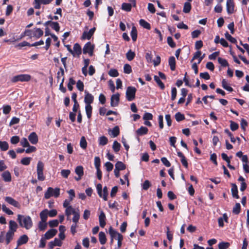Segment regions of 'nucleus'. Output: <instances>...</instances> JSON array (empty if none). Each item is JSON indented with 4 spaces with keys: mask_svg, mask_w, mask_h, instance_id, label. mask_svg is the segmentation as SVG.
Instances as JSON below:
<instances>
[{
    "mask_svg": "<svg viewBox=\"0 0 249 249\" xmlns=\"http://www.w3.org/2000/svg\"><path fill=\"white\" fill-rule=\"evenodd\" d=\"M17 221L21 228L26 230L30 229L33 226V222L31 217L29 215L18 214Z\"/></svg>",
    "mask_w": 249,
    "mask_h": 249,
    "instance_id": "obj_1",
    "label": "nucleus"
},
{
    "mask_svg": "<svg viewBox=\"0 0 249 249\" xmlns=\"http://www.w3.org/2000/svg\"><path fill=\"white\" fill-rule=\"evenodd\" d=\"M60 195V189L59 188H55L54 189L52 187H48L46 192L44 194V198L45 199H49L52 196L55 198L58 197Z\"/></svg>",
    "mask_w": 249,
    "mask_h": 249,
    "instance_id": "obj_2",
    "label": "nucleus"
},
{
    "mask_svg": "<svg viewBox=\"0 0 249 249\" xmlns=\"http://www.w3.org/2000/svg\"><path fill=\"white\" fill-rule=\"evenodd\" d=\"M31 76L28 74H21L15 75L11 79V82L16 83L18 82H28L31 79Z\"/></svg>",
    "mask_w": 249,
    "mask_h": 249,
    "instance_id": "obj_3",
    "label": "nucleus"
},
{
    "mask_svg": "<svg viewBox=\"0 0 249 249\" xmlns=\"http://www.w3.org/2000/svg\"><path fill=\"white\" fill-rule=\"evenodd\" d=\"M136 89L132 86L127 87L126 91V98L128 101H132L135 97Z\"/></svg>",
    "mask_w": 249,
    "mask_h": 249,
    "instance_id": "obj_4",
    "label": "nucleus"
},
{
    "mask_svg": "<svg viewBox=\"0 0 249 249\" xmlns=\"http://www.w3.org/2000/svg\"><path fill=\"white\" fill-rule=\"evenodd\" d=\"M94 49V45L91 44L90 42H88L86 43L83 49V53H88L90 56H91L93 54V50Z\"/></svg>",
    "mask_w": 249,
    "mask_h": 249,
    "instance_id": "obj_5",
    "label": "nucleus"
},
{
    "mask_svg": "<svg viewBox=\"0 0 249 249\" xmlns=\"http://www.w3.org/2000/svg\"><path fill=\"white\" fill-rule=\"evenodd\" d=\"M95 30L96 28L93 27L90 29L89 31H84L82 34L81 39L82 40H89L91 36L93 35Z\"/></svg>",
    "mask_w": 249,
    "mask_h": 249,
    "instance_id": "obj_6",
    "label": "nucleus"
},
{
    "mask_svg": "<svg viewBox=\"0 0 249 249\" xmlns=\"http://www.w3.org/2000/svg\"><path fill=\"white\" fill-rule=\"evenodd\" d=\"M226 10L229 15L232 14L234 12V3L233 0H227Z\"/></svg>",
    "mask_w": 249,
    "mask_h": 249,
    "instance_id": "obj_7",
    "label": "nucleus"
},
{
    "mask_svg": "<svg viewBox=\"0 0 249 249\" xmlns=\"http://www.w3.org/2000/svg\"><path fill=\"white\" fill-rule=\"evenodd\" d=\"M75 173L78 176L74 178L76 181L80 180L84 175V168L81 165L77 166L75 169Z\"/></svg>",
    "mask_w": 249,
    "mask_h": 249,
    "instance_id": "obj_8",
    "label": "nucleus"
},
{
    "mask_svg": "<svg viewBox=\"0 0 249 249\" xmlns=\"http://www.w3.org/2000/svg\"><path fill=\"white\" fill-rule=\"evenodd\" d=\"M84 102L86 105H91L93 102L94 97L87 90L85 91Z\"/></svg>",
    "mask_w": 249,
    "mask_h": 249,
    "instance_id": "obj_9",
    "label": "nucleus"
},
{
    "mask_svg": "<svg viewBox=\"0 0 249 249\" xmlns=\"http://www.w3.org/2000/svg\"><path fill=\"white\" fill-rule=\"evenodd\" d=\"M120 100V94L118 93L113 94L111 97L110 105L112 107L118 106Z\"/></svg>",
    "mask_w": 249,
    "mask_h": 249,
    "instance_id": "obj_10",
    "label": "nucleus"
},
{
    "mask_svg": "<svg viewBox=\"0 0 249 249\" xmlns=\"http://www.w3.org/2000/svg\"><path fill=\"white\" fill-rule=\"evenodd\" d=\"M5 200L9 204L17 208H19L20 207V205L19 202L10 196H6L5 198Z\"/></svg>",
    "mask_w": 249,
    "mask_h": 249,
    "instance_id": "obj_11",
    "label": "nucleus"
},
{
    "mask_svg": "<svg viewBox=\"0 0 249 249\" xmlns=\"http://www.w3.org/2000/svg\"><path fill=\"white\" fill-rule=\"evenodd\" d=\"M57 232V231L54 229H51L48 230L44 234V237L47 240L50 239L54 236Z\"/></svg>",
    "mask_w": 249,
    "mask_h": 249,
    "instance_id": "obj_12",
    "label": "nucleus"
},
{
    "mask_svg": "<svg viewBox=\"0 0 249 249\" xmlns=\"http://www.w3.org/2000/svg\"><path fill=\"white\" fill-rule=\"evenodd\" d=\"M18 228V225L16 221L10 220L9 221V230L8 231L15 233L17 231Z\"/></svg>",
    "mask_w": 249,
    "mask_h": 249,
    "instance_id": "obj_13",
    "label": "nucleus"
},
{
    "mask_svg": "<svg viewBox=\"0 0 249 249\" xmlns=\"http://www.w3.org/2000/svg\"><path fill=\"white\" fill-rule=\"evenodd\" d=\"M28 139L33 144H36L38 141V136L35 132H33L30 134L28 136Z\"/></svg>",
    "mask_w": 249,
    "mask_h": 249,
    "instance_id": "obj_14",
    "label": "nucleus"
},
{
    "mask_svg": "<svg viewBox=\"0 0 249 249\" xmlns=\"http://www.w3.org/2000/svg\"><path fill=\"white\" fill-rule=\"evenodd\" d=\"M29 240L28 236L26 234H23L19 237L17 241V246H19L23 244H26Z\"/></svg>",
    "mask_w": 249,
    "mask_h": 249,
    "instance_id": "obj_15",
    "label": "nucleus"
},
{
    "mask_svg": "<svg viewBox=\"0 0 249 249\" xmlns=\"http://www.w3.org/2000/svg\"><path fill=\"white\" fill-rule=\"evenodd\" d=\"M106 215L104 212L102 211L99 216V224L102 228H104L106 224Z\"/></svg>",
    "mask_w": 249,
    "mask_h": 249,
    "instance_id": "obj_16",
    "label": "nucleus"
},
{
    "mask_svg": "<svg viewBox=\"0 0 249 249\" xmlns=\"http://www.w3.org/2000/svg\"><path fill=\"white\" fill-rule=\"evenodd\" d=\"M232 188L231 189V194L233 197L238 199L239 196L238 195V188L237 185L234 183L231 184Z\"/></svg>",
    "mask_w": 249,
    "mask_h": 249,
    "instance_id": "obj_17",
    "label": "nucleus"
},
{
    "mask_svg": "<svg viewBox=\"0 0 249 249\" xmlns=\"http://www.w3.org/2000/svg\"><path fill=\"white\" fill-rule=\"evenodd\" d=\"M108 132L112 137L115 138L119 135L120 129L118 126H115L112 130L109 129Z\"/></svg>",
    "mask_w": 249,
    "mask_h": 249,
    "instance_id": "obj_18",
    "label": "nucleus"
},
{
    "mask_svg": "<svg viewBox=\"0 0 249 249\" xmlns=\"http://www.w3.org/2000/svg\"><path fill=\"white\" fill-rule=\"evenodd\" d=\"M15 235V233L7 231V232L5 234V242L6 245H8L11 241L13 240Z\"/></svg>",
    "mask_w": 249,
    "mask_h": 249,
    "instance_id": "obj_19",
    "label": "nucleus"
},
{
    "mask_svg": "<svg viewBox=\"0 0 249 249\" xmlns=\"http://www.w3.org/2000/svg\"><path fill=\"white\" fill-rule=\"evenodd\" d=\"M43 35V31L40 28H35L33 29V37L39 38Z\"/></svg>",
    "mask_w": 249,
    "mask_h": 249,
    "instance_id": "obj_20",
    "label": "nucleus"
},
{
    "mask_svg": "<svg viewBox=\"0 0 249 249\" xmlns=\"http://www.w3.org/2000/svg\"><path fill=\"white\" fill-rule=\"evenodd\" d=\"M177 155L181 158V162L182 165L186 168H188V162L185 158L184 155L182 154V152L178 151L177 152Z\"/></svg>",
    "mask_w": 249,
    "mask_h": 249,
    "instance_id": "obj_21",
    "label": "nucleus"
},
{
    "mask_svg": "<svg viewBox=\"0 0 249 249\" xmlns=\"http://www.w3.org/2000/svg\"><path fill=\"white\" fill-rule=\"evenodd\" d=\"M1 176L5 182H10L11 181V175L8 171L3 172Z\"/></svg>",
    "mask_w": 249,
    "mask_h": 249,
    "instance_id": "obj_22",
    "label": "nucleus"
},
{
    "mask_svg": "<svg viewBox=\"0 0 249 249\" xmlns=\"http://www.w3.org/2000/svg\"><path fill=\"white\" fill-rule=\"evenodd\" d=\"M39 216L41 221L46 222L48 216V210L47 209L43 210L40 213Z\"/></svg>",
    "mask_w": 249,
    "mask_h": 249,
    "instance_id": "obj_23",
    "label": "nucleus"
},
{
    "mask_svg": "<svg viewBox=\"0 0 249 249\" xmlns=\"http://www.w3.org/2000/svg\"><path fill=\"white\" fill-rule=\"evenodd\" d=\"M148 129L145 126H142L136 131V133L138 136H142L146 134L148 132Z\"/></svg>",
    "mask_w": 249,
    "mask_h": 249,
    "instance_id": "obj_24",
    "label": "nucleus"
},
{
    "mask_svg": "<svg viewBox=\"0 0 249 249\" xmlns=\"http://www.w3.org/2000/svg\"><path fill=\"white\" fill-rule=\"evenodd\" d=\"M222 86L223 89L228 91L231 92L233 91L232 88L229 85L228 81L225 79H223L222 81Z\"/></svg>",
    "mask_w": 249,
    "mask_h": 249,
    "instance_id": "obj_25",
    "label": "nucleus"
},
{
    "mask_svg": "<svg viewBox=\"0 0 249 249\" xmlns=\"http://www.w3.org/2000/svg\"><path fill=\"white\" fill-rule=\"evenodd\" d=\"M169 65L172 71L175 70L176 69V59L174 56H170L168 60Z\"/></svg>",
    "mask_w": 249,
    "mask_h": 249,
    "instance_id": "obj_26",
    "label": "nucleus"
},
{
    "mask_svg": "<svg viewBox=\"0 0 249 249\" xmlns=\"http://www.w3.org/2000/svg\"><path fill=\"white\" fill-rule=\"evenodd\" d=\"M109 234L111 237V238H116L118 237V234H121L115 230L113 229L112 227H110L108 230Z\"/></svg>",
    "mask_w": 249,
    "mask_h": 249,
    "instance_id": "obj_27",
    "label": "nucleus"
},
{
    "mask_svg": "<svg viewBox=\"0 0 249 249\" xmlns=\"http://www.w3.org/2000/svg\"><path fill=\"white\" fill-rule=\"evenodd\" d=\"M85 110L88 118L90 119L91 117L92 110V107L91 105H86Z\"/></svg>",
    "mask_w": 249,
    "mask_h": 249,
    "instance_id": "obj_28",
    "label": "nucleus"
},
{
    "mask_svg": "<svg viewBox=\"0 0 249 249\" xmlns=\"http://www.w3.org/2000/svg\"><path fill=\"white\" fill-rule=\"evenodd\" d=\"M139 23L140 25L143 28L147 30H150L151 29V25L150 23L145 21L144 19H141L139 21Z\"/></svg>",
    "mask_w": 249,
    "mask_h": 249,
    "instance_id": "obj_29",
    "label": "nucleus"
},
{
    "mask_svg": "<svg viewBox=\"0 0 249 249\" xmlns=\"http://www.w3.org/2000/svg\"><path fill=\"white\" fill-rule=\"evenodd\" d=\"M130 36L133 41H136L137 38V30L135 26L132 27Z\"/></svg>",
    "mask_w": 249,
    "mask_h": 249,
    "instance_id": "obj_30",
    "label": "nucleus"
},
{
    "mask_svg": "<svg viewBox=\"0 0 249 249\" xmlns=\"http://www.w3.org/2000/svg\"><path fill=\"white\" fill-rule=\"evenodd\" d=\"M133 7L130 3L124 2L122 4L121 9L126 12H130Z\"/></svg>",
    "mask_w": 249,
    "mask_h": 249,
    "instance_id": "obj_31",
    "label": "nucleus"
},
{
    "mask_svg": "<svg viewBox=\"0 0 249 249\" xmlns=\"http://www.w3.org/2000/svg\"><path fill=\"white\" fill-rule=\"evenodd\" d=\"M99 240L100 243L102 245H104L106 243L107 238H106V234L104 232L101 231L99 232Z\"/></svg>",
    "mask_w": 249,
    "mask_h": 249,
    "instance_id": "obj_32",
    "label": "nucleus"
},
{
    "mask_svg": "<svg viewBox=\"0 0 249 249\" xmlns=\"http://www.w3.org/2000/svg\"><path fill=\"white\" fill-rule=\"evenodd\" d=\"M99 144L100 145L104 146L106 145L108 142V139L104 136L100 137L98 139Z\"/></svg>",
    "mask_w": 249,
    "mask_h": 249,
    "instance_id": "obj_33",
    "label": "nucleus"
},
{
    "mask_svg": "<svg viewBox=\"0 0 249 249\" xmlns=\"http://www.w3.org/2000/svg\"><path fill=\"white\" fill-rule=\"evenodd\" d=\"M192 8L191 4L189 2H185L183 8V12L185 13H188Z\"/></svg>",
    "mask_w": 249,
    "mask_h": 249,
    "instance_id": "obj_34",
    "label": "nucleus"
},
{
    "mask_svg": "<svg viewBox=\"0 0 249 249\" xmlns=\"http://www.w3.org/2000/svg\"><path fill=\"white\" fill-rule=\"evenodd\" d=\"M154 80L156 82L158 86L161 89H164L165 86L163 83L160 80V77L158 76L155 75L154 76Z\"/></svg>",
    "mask_w": 249,
    "mask_h": 249,
    "instance_id": "obj_35",
    "label": "nucleus"
},
{
    "mask_svg": "<svg viewBox=\"0 0 249 249\" xmlns=\"http://www.w3.org/2000/svg\"><path fill=\"white\" fill-rule=\"evenodd\" d=\"M115 167V168L117 169L120 171L124 170L126 168L125 164L122 161H118L116 163Z\"/></svg>",
    "mask_w": 249,
    "mask_h": 249,
    "instance_id": "obj_36",
    "label": "nucleus"
},
{
    "mask_svg": "<svg viewBox=\"0 0 249 249\" xmlns=\"http://www.w3.org/2000/svg\"><path fill=\"white\" fill-rule=\"evenodd\" d=\"M9 144L6 141H0V148L1 151H5L8 149Z\"/></svg>",
    "mask_w": 249,
    "mask_h": 249,
    "instance_id": "obj_37",
    "label": "nucleus"
},
{
    "mask_svg": "<svg viewBox=\"0 0 249 249\" xmlns=\"http://www.w3.org/2000/svg\"><path fill=\"white\" fill-rule=\"evenodd\" d=\"M76 212L75 210L72 206H69L66 208L65 214L68 216H70L71 214H73Z\"/></svg>",
    "mask_w": 249,
    "mask_h": 249,
    "instance_id": "obj_38",
    "label": "nucleus"
},
{
    "mask_svg": "<svg viewBox=\"0 0 249 249\" xmlns=\"http://www.w3.org/2000/svg\"><path fill=\"white\" fill-rule=\"evenodd\" d=\"M135 56V53L134 52L129 50L126 53V57L128 61L132 60Z\"/></svg>",
    "mask_w": 249,
    "mask_h": 249,
    "instance_id": "obj_39",
    "label": "nucleus"
},
{
    "mask_svg": "<svg viewBox=\"0 0 249 249\" xmlns=\"http://www.w3.org/2000/svg\"><path fill=\"white\" fill-rule=\"evenodd\" d=\"M50 27L56 32H58L60 30V25L57 22H54L52 21L51 23Z\"/></svg>",
    "mask_w": 249,
    "mask_h": 249,
    "instance_id": "obj_40",
    "label": "nucleus"
},
{
    "mask_svg": "<svg viewBox=\"0 0 249 249\" xmlns=\"http://www.w3.org/2000/svg\"><path fill=\"white\" fill-rule=\"evenodd\" d=\"M73 52L76 53L78 55L81 53V47L78 43L74 44L73 46Z\"/></svg>",
    "mask_w": 249,
    "mask_h": 249,
    "instance_id": "obj_41",
    "label": "nucleus"
},
{
    "mask_svg": "<svg viewBox=\"0 0 249 249\" xmlns=\"http://www.w3.org/2000/svg\"><path fill=\"white\" fill-rule=\"evenodd\" d=\"M241 211V206L239 203H236L232 209V213L238 214Z\"/></svg>",
    "mask_w": 249,
    "mask_h": 249,
    "instance_id": "obj_42",
    "label": "nucleus"
},
{
    "mask_svg": "<svg viewBox=\"0 0 249 249\" xmlns=\"http://www.w3.org/2000/svg\"><path fill=\"white\" fill-rule=\"evenodd\" d=\"M217 61L222 67H225L229 66V63L225 59L219 57H218Z\"/></svg>",
    "mask_w": 249,
    "mask_h": 249,
    "instance_id": "obj_43",
    "label": "nucleus"
},
{
    "mask_svg": "<svg viewBox=\"0 0 249 249\" xmlns=\"http://www.w3.org/2000/svg\"><path fill=\"white\" fill-rule=\"evenodd\" d=\"M73 214V216L72 219V222H73V223L77 224L80 218L79 210L78 209L77 211H76L75 213H74Z\"/></svg>",
    "mask_w": 249,
    "mask_h": 249,
    "instance_id": "obj_44",
    "label": "nucleus"
},
{
    "mask_svg": "<svg viewBox=\"0 0 249 249\" xmlns=\"http://www.w3.org/2000/svg\"><path fill=\"white\" fill-rule=\"evenodd\" d=\"M47 224L46 222L40 221L38 224V228L40 231H44L47 228Z\"/></svg>",
    "mask_w": 249,
    "mask_h": 249,
    "instance_id": "obj_45",
    "label": "nucleus"
},
{
    "mask_svg": "<svg viewBox=\"0 0 249 249\" xmlns=\"http://www.w3.org/2000/svg\"><path fill=\"white\" fill-rule=\"evenodd\" d=\"M225 36L227 40L232 43H236L237 42L236 39L234 37H233L231 35H230L228 32L225 33Z\"/></svg>",
    "mask_w": 249,
    "mask_h": 249,
    "instance_id": "obj_46",
    "label": "nucleus"
},
{
    "mask_svg": "<svg viewBox=\"0 0 249 249\" xmlns=\"http://www.w3.org/2000/svg\"><path fill=\"white\" fill-rule=\"evenodd\" d=\"M75 84V81L72 77H70L69 80V83L68 84V88L70 91H71L73 89V85Z\"/></svg>",
    "mask_w": 249,
    "mask_h": 249,
    "instance_id": "obj_47",
    "label": "nucleus"
},
{
    "mask_svg": "<svg viewBox=\"0 0 249 249\" xmlns=\"http://www.w3.org/2000/svg\"><path fill=\"white\" fill-rule=\"evenodd\" d=\"M230 246L229 242H220L218 244L219 249H227Z\"/></svg>",
    "mask_w": 249,
    "mask_h": 249,
    "instance_id": "obj_48",
    "label": "nucleus"
},
{
    "mask_svg": "<svg viewBox=\"0 0 249 249\" xmlns=\"http://www.w3.org/2000/svg\"><path fill=\"white\" fill-rule=\"evenodd\" d=\"M80 146L83 149H85L87 147V142L84 136L82 137L80 139Z\"/></svg>",
    "mask_w": 249,
    "mask_h": 249,
    "instance_id": "obj_49",
    "label": "nucleus"
},
{
    "mask_svg": "<svg viewBox=\"0 0 249 249\" xmlns=\"http://www.w3.org/2000/svg\"><path fill=\"white\" fill-rule=\"evenodd\" d=\"M121 147V144L120 143H119L117 141H115L113 142V145H112V148L114 152H118L120 151Z\"/></svg>",
    "mask_w": 249,
    "mask_h": 249,
    "instance_id": "obj_50",
    "label": "nucleus"
},
{
    "mask_svg": "<svg viewBox=\"0 0 249 249\" xmlns=\"http://www.w3.org/2000/svg\"><path fill=\"white\" fill-rule=\"evenodd\" d=\"M175 117L177 122H180L185 119L184 115L179 112L176 113Z\"/></svg>",
    "mask_w": 249,
    "mask_h": 249,
    "instance_id": "obj_51",
    "label": "nucleus"
},
{
    "mask_svg": "<svg viewBox=\"0 0 249 249\" xmlns=\"http://www.w3.org/2000/svg\"><path fill=\"white\" fill-rule=\"evenodd\" d=\"M61 175L64 178H67L71 174V171L69 169H63L60 172Z\"/></svg>",
    "mask_w": 249,
    "mask_h": 249,
    "instance_id": "obj_52",
    "label": "nucleus"
},
{
    "mask_svg": "<svg viewBox=\"0 0 249 249\" xmlns=\"http://www.w3.org/2000/svg\"><path fill=\"white\" fill-rule=\"evenodd\" d=\"M132 68L129 64H125L124 66V72L126 74H129L132 72Z\"/></svg>",
    "mask_w": 249,
    "mask_h": 249,
    "instance_id": "obj_53",
    "label": "nucleus"
},
{
    "mask_svg": "<svg viewBox=\"0 0 249 249\" xmlns=\"http://www.w3.org/2000/svg\"><path fill=\"white\" fill-rule=\"evenodd\" d=\"M31 160H32L31 158H29V157L23 158L21 159L20 162L22 164H23L24 165H28L29 164H30Z\"/></svg>",
    "mask_w": 249,
    "mask_h": 249,
    "instance_id": "obj_54",
    "label": "nucleus"
},
{
    "mask_svg": "<svg viewBox=\"0 0 249 249\" xmlns=\"http://www.w3.org/2000/svg\"><path fill=\"white\" fill-rule=\"evenodd\" d=\"M108 74L111 77H116L119 75V72L116 69H111L108 71Z\"/></svg>",
    "mask_w": 249,
    "mask_h": 249,
    "instance_id": "obj_55",
    "label": "nucleus"
},
{
    "mask_svg": "<svg viewBox=\"0 0 249 249\" xmlns=\"http://www.w3.org/2000/svg\"><path fill=\"white\" fill-rule=\"evenodd\" d=\"M151 186V183L148 180H145L144 182L142 184V189L144 190H147Z\"/></svg>",
    "mask_w": 249,
    "mask_h": 249,
    "instance_id": "obj_56",
    "label": "nucleus"
},
{
    "mask_svg": "<svg viewBox=\"0 0 249 249\" xmlns=\"http://www.w3.org/2000/svg\"><path fill=\"white\" fill-rule=\"evenodd\" d=\"M59 224V221L57 219H54L49 221V225L51 228L57 227Z\"/></svg>",
    "mask_w": 249,
    "mask_h": 249,
    "instance_id": "obj_57",
    "label": "nucleus"
},
{
    "mask_svg": "<svg viewBox=\"0 0 249 249\" xmlns=\"http://www.w3.org/2000/svg\"><path fill=\"white\" fill-rule=\"evenodd\" d=\"M224 132L230 137L231 141L232 142L234 143L236 141V139L233 137L232 134L229 131V130L228 129H226L224 130Z\"/></svg>",
    "mask_w": 249,
    "mask_h": 249,
    "instance_id": "obj_58",
    "label": "nucleus"
},
{
    "mask_svg": "<svg viewBox=\"0 0 249 249\" xmlns=\"http://www.w3.org/2000/svg\"><path fill=\"white\" fill-rule=\"evenodd\" d=\"M25 46L31 47V44L26 41H24L22 42L18 43V44L16 45L15 47H18L19 49H21V48L25 47Z\"/></svg>",
    "mask_w": 249,
    "mask_h": 249,
    "instance_id": "obj_59",
    "label": "nucleus"
},
{
    "mask_svg": "<svg viewBox=\"0 0 249 249\" xmlns=\"http://www.w3.org/2000/svg\"><path fill=\"white\" fill-rule=\"evenodd\" d=\"M76 87L79 91H83L84 85L83 82H82L80 80H78L76 83Z\"/></svg>",
    "mask_w": 249,
    "mask_h": 249,
    "instance_id": "obj_60",
    "label": "nucleus"
},
{
    "mask_svg": "<svg viewBox=\"0 0 249 249\" xmlns=\"http://www.w3.org/2000/svg\"><path fill=\"white\" fill-rule=\"evenodd\" d=\"M238 127L239 125L237 123L232 121H231L230 128L232 131H234L236 130Z\"/></svg>",
    "mask_w": 249,
    "mask_h": 249,
    "instance_id": "obj_61",
    "label": "nucleus"
},
{
    "mask_svg": "<svg viewBox=\"0 0 249 249\" xmlns=\"http://www.w3.org/2000/svg\"><path fill=\"white\" fill-rule=\"evenodd\" d=\"M2 211L7 213L8 215H12L13 214V212L10 210L9 208H8L5 205H2Z\"/></svg>",
    "mask_w": 249,
    "mask_h": 249,
    "instance_id": "obj_62",
    "label": "nucleus"
},
{
    "mask_svg": "<svg viewBox=\"0 0 249 249\" xmlns=\"http://www.w3.org/2000/svg\"><path fill=\"white\" fill-rule=\"evenodd\" d=\"M19 142V137L18 136H14L10 139V142L13 144H16Z\"/></svg>",
    "mask_w": 249,
    "mask_h": 249,
    "instance_id": "obj_63",
    "label": "nucleus"
},
{
    "mask_svg": "<svg viewBox=\"0 0 249 249\" xmlns=\"http://www.w3.org/2000/svg\"><path fill=\"white\" fill-rule=\"evenodd\" d=\"M153 119V115L151 113L145 112L143 116L144 120H151Z\"/></svg>",
    "mask_w": 249,
    "mask_h": 249,
    "instance_id": "obj_64",
    "label": "nucleus"
}]
</instances>
